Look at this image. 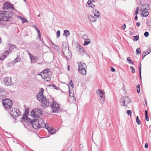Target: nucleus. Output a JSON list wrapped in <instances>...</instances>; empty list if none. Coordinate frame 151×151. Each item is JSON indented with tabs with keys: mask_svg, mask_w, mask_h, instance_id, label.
<instances>
[{
	"mask_svg": "<svg viewBox=\"0 0 151 151\" xmlns=\"http://www.w3.org/2000/svg\"><path fill=\"white\" fill-rule=\"evenodd\" d=\"M14 13L9 10L1 11L0 12V22L1 21L10 22L13 18Z\"/></svg>",
	"mask_w": 151,
	"mask_h": 151,
	"instance_id": "nucleus-1",
	"label": "nucleus"
},
{
	"mask_svg": "<svg viewBox=\"0 0 151 151\" xmlns=\"http://www.w3.org/2000/svg\"><path fill=\"white\" fill-rule=\"evenodd\" d=\"M2 103L6 110L8 111L11 109L12 106V101L8 99H4L2 100Z\"/></svg>",
	"mask_w": 151,
	"mask_h": 151,
	"instance_id": "nucleus-2",
	"label": "nucleus"
},
{
	"mask_svg": "<svg viewBox=\"0 0 151 151\" xmlns=\"http://www.w3.org/2000/svg\"><path fill=\"white\" fill-rule=\"evenodd\" d=\"M8 112L13 118L16 119L17 117L21 115L20 111L17 109H11Z\"/></svg>",
	"mask_w": 151,
	"mask_h": 151,
	"instance_id": "nucleus-3",
	"label": "nucleus"
},
{
	"mask_svg": "<svg viewBox=\"0 0 151 151\" xmlns=\"http://www.w3.org/2000/svg\"><path fill=\"white\" fill-rule=\"evenodd\" d=\"M53 113H59L60 112V109L59 104L53 101L50 104Z\"/></svg>",
	"mask_w": 151,
	"mask_h": 151,
	"instance_id": "nucleus-4",
	"label": "nucleus"
},
{
	"mask_svg": "<svg viewBox=\"0 0 151 151\" xmlns=\"http://www.w3.org/2000/svg\"><path fill=\"white\" fill-rule=\"evenodd\" d=\"M42 113L43 112L40 109H35L32 110L31 112V114L36 118L39 117Z\"/></svg>",
	"mask_w": 151,
	"mask_h": 151,
	"instance_id": "nucleus-5",
	"label": "nucleus"
},
{
	"mask_svg": "<svg viewBox=\"0 0 151 151\" xmlns=\"http://www.w3.org/2000/svg\"><path fill=\"white\" fill-rule=\"evenodd\" d=\"M3 80L5 85L6 86H8L14 84L12 81L11 77H6L4 78Z\"/></svg>",
	"mask_w": 151,
	"mask_h": 151,
	"instance_id": "nucleus-6",
	"label": "nucleus"
},
{
	"mask_svg": "<svg viewBox=\"0 0 151 151\" xmlns=\"http://www.w3.org/2000/svg\"><path fill=\"white\" fill-rule=\"evenodd\" d=\"M2 8L6 9H11L15 10L14 8L13 5L10 4L9 3L7 2L4 3Z\"/></svg>",
	"mask_w": 151,
	"mask_h": 151,
	"instance_id": "nucleus-7",
	"label": "nucleus"
},
{
	"mask_svg": "<svg viewBox=\"0 0 151 151\" xmlns=\"http://www.w3.org/2000/svg\"><path fill=\"white\" fill-rule=\"evenodd\" d=\"M49 99H47L46 98L45 99L43 100L41 102L42 107L46 108L49 106V104H51L50 102V100Z\"/></svg>",
	"mask_w": 151,
	"mask_h": 151,
	"instance_id": "nucleus-8",
	"label": "nucleus"
},
{
	"mask_svg": "<svg viewBox=\"0 0 151 151\" xmlns=\"http://www.w3.org/2000/svg\"><path fill=\"white\" fill-rule=\"evenodd\" d=\"M37 99L39 101H41V102L43 100L45 99L46 97L43 96V93L41 91V92H40L37 94Z\"/></svg>",
	"mask_w": 151,
	"mask_h": 151,
	"instance_id": "nucleus-9",
	"label": "nucleus"
},
{
	"mask_svg": "<svg viewBox=\"0 0 151 151\" xmlns=\"http://www.w3.org/2000/svg\"><path fill=\"white\" fill-rule=\"evenodd\" d=\"M26 52H28V54L29 56L32 63H34L37 61V59L35 56L32 54L28 50H26Z\"/></svg>",
	"mask_w": 151,
	"mask_h": 151,
	"instance_id": "nucleus-10",
	"label": "nucleus"
},
{
	"mask_svg": "<svg viewBox=\"0 0 151 151\" xmlns=\"http://www.w3.org/2000/svg\"><path fill=\"white\" fill-rule=\"evenodd\" d=\"M10 51L8 50L5 51L1 53V56L0 57V60H3L9 55Z\"/></svg>",
	"mask_w": 151,
	"mask_h": 151,
	"instance_id": "nucleus-11",
	"label": "nucleus"
},
{
	"mask_svg": "<svg viewBox=\"0 0 151 151\" xmlns=\"http://www.w3.org/2000/svg\"><path fill=\"white\" fill-rule=\"evenodd\" d=\"M36 121L37 122L38 124L40 125V128H43L45 127V123L44 121L42 119L39 118L38 119H35Z\"/></svg>",
	"mask_w": 151,
	"mask_h": 151,
	"instance_id": "nucleus-12",
	"label": "nucleus"
},
{
	"mask_svg": "<svg viewBox=\"0 0 151 151\" xmlns=\"http://www.w3.org/2000/svg\"><path fill=\"white\" fill-rule=\"evenodd\" d=\"M78 70H80V71L81 72V70L83 69H86L87 66L86 64L82 62H81L78 65Z\"/></svg>",
	"mask_w": 151,
	"mask_h": 151,
	"instance_id": "nucleus-13",
	"label": "nucleus"
},
{
	"mask_svg": "<svg viewBox=\"0 0 151 151\" xmlns=\"http://www.w3.org/2000/svg\"><path fill=\"white\" fill-rule=\"evenodd\" d=\"M37 121H36L35 120L34 121V122L33 124L32 127L33 128L35 129H38L40 128V125L38 124Z\"/></svg>",
	"mask_w": 151,
	"mask_h": 151,
	"instance_id": "nucleus-14",
	"label": "nucleus"
},
{
	"mask_svg": "<svg viewBox=\"0 0 151 151\" xmlns=\"http://www.w3.org/2000/svg\"><path fill=\"white\" fill-rule=\"evenodd\" d=\"M88 18L91 21L93 22H96V17L91 15L88 16Z\"/></svg>",
	"mask_w": 151,
	"mask_h": 151,
	"instance_id": "nucleus-15",
	"label": "nucleus"
},
{
	"mask_svg": "<svg viewBox=\"0 0 151 151\" xmlns=\"http://www.w3.org/2000/svg\"><path fill=\"white\" fill-rule=\"evenodd\" d=\"M63 53L64 55L68 58V57L70 56V55L71 54L69 50L63 51Z\"/></svg>",
	"mask_w": 151,
	"mask_h": 151,
	"instance_id": "nucleus-16",
	"label": "nucleus"
},
{
	"mask_svg": "<svg viewBox=\"0 0 151 151\" xmlns=\"http://www.w3.org/2000/svg\"><path fill=\"white\" fill-rule=\"evenodd\" d=\"M151 52L150 49V48H148V51H144L142 54V58L143 59V58L145 57V56L147 54H149Z\"/></svg>",
	"mask_w": 151,
	"mask_h": 151,
	"instance_id": "nucleus-17",
	"label": "nucleus"
},
{
	"mask_svg": "<svg viewBox=\"0 0 151 151\" xmlns=\"http://www.w3.org/2000/svg\"><path fill=\"white\" fill-rule=\"evenodd\" d=\"M93 12H94V16L97 18H99L100 16V13L99 11L96 9H93Z\"/></svg>",
	"mask_w": 151,
	"mask_h": 151,
	"instance_id": "nucleus-18",
	"label": "nucleus"
},
{
	"mask_svg": "<svg viewBox=\"0 0 151 151\" xmlns=\"http://www.w3.org/2000/svg\"><path fill=\"white\" fill-rule=\"evenodd\" d=\"M77 49L80 52H82L83 53H86V52L85 51L84 49L82 48L81 46L80 45H78L77 47Z\"/></svg>",
	"mask_w": 151,
	"mask_h": 151,
	"instance_id": "nucleus-19",
	"label": "nucleus"
},
{
	"mask_svg": "<svg viewBox=\"0 0 151 151\" xmlns=\"http://www.w3.org/2000/svg\"><path fill=\"white\" fill-rule=\"evenodd\" d=\"M99 96V98L100 100L101 103L102 104L104 103L105 100L104 94H103L102 95H100Z\"/></svg>",
	"mask_w": 151,
	"mask_h": 151,
	"instance_id": "nucleus-20",
	"label": "nucleus"
},
{
	"mask_svg": "<svg viewBox=\"0 0 151 151\" xmlns=\"http://www.w3.org/2000/svg\"><path fill=\"white\" fill-rule=\"evenodd\" d=\"M142 15L143 16V17H147L149 14V12L148 11L145 12L143 9L141 10Z\"/></svg>",
	"mask_w": 151,
	"mask_h": 151,
	"instance_id": "nucleus-21",
	"label": "nucleus"
},
{
	"mask_svg": "<svg viewBox=\"0 0 151 151\" xmlns=\"http://www.w3.org/2000/svg\"><path fill=\"white\" fill-rule=\"evenodd\" d=\"M96 92L97 93L98 95H99V96L104 94V92L102 90L99 89L98 90H97Z\"/></svg>",
	"mask_w": 151,
	"mask_h": 151,
	"instance_id": "nucleus-22",
	"label": "nucleus"
},
{
	"mask_svg": "<svg viewBox=\"0 0 151 151\" xmlns=\"http://www.w3.org/2000/svg\"><path fill=\"white\" fill-rule=\"evenodd\" d=\"M81 71H80V70H78L79 73L82 75H85L86 74V69H83L81 70Z\"/></svg>",
	"mask_w": 151,
	"mask_h": 151,
	"instance_id": "nucleus-23",
	"label": "nucleus"
},
{
	"mask_svg": "<svg viewBox=\"0 0 151 151\" xmlns=\"http://www.w3.org/2000/svg\"><path fill=\"white\" fill-rule=\"evenodd\" d=\"M70 35V32L69 31L67 30L66 29L64 31V32L63 34V35L65 37H68Z\"/></svg>",
	"mask_w": 151,
	"mask_h": 151,
	"instance_id": "nucleus-24",
	"label": "nucleus"
},
{
	"mask_svg": "<svg viewBox=\"0 0 151 151\" xmlns=\"http://www.w3.org/2000/svg\"><path fill=\"white\" fill-rule=\"evenodd\" d=\"M124 99L125 102H127V103L132 102L131 100L128 97L126 96L124 98Z\"/></svg>",
	"mask_w": 151,
	"mask_h": 151,
	"instance_id": "nucleus-25",
	"label": "nucleus"
},
{
	"mask_svg": "<svg viewBox=\"0 0 151 151\" xmlns=\"http://www.w3.org/2000/svg\"><path fill=\"white\" fill-rule=\"evenodd\" d=\"M6 93V91L4 90H0V97H5L6 96L5 94H4V93Z\"/></svg>",
	"mask_w": 151,
	"mask_h": 151,
	"instance_id": "nucleus-26",
	"label": "nucleus"
},
{
	"mask_svg": "<svg viewBox=\"0 0 151 151\" xmlns=\"http://www.w3.org/2000/svg\"><path fill=\"white\" fill-rule=\"evenodd\" d=\"M22 119L23 120H27V122H28V119H29L28 118V117L27 116V114H24L23 115V116L22 117Z\"/></svg>",
	"mask_w": 151,
	"mask_h": 151,
	"instance_id": "nucleus-27",
	"label": "nucleus"
},
{
	"mask_svg": "<svg viewBox=\"0 0 151 151\" xmlns=\"http://www.w3.org/2000/svg\"><path fill=\"white\" fill-rule=\"evenodd\" d=\"M42 77L43 79H44L45 80L47 81H50L51 79L50 76H42Z\"/></svg>",
	"mask_w": 151,
	"mask_h": 151,
	"instance_id": "nucleus-28",
	"label": "nucleus"
},
{
	"mask_svg": "<svg viewBox=\"0 0 151 151\" xmlns=\"http://www.w3.org/2000/svg\"><path fill=\"white\" fill-rule=\"evenodd\" d=\"M91 42L90 40L89 39H86L84 41V43L83 44V45L84 46L86 45L89 44Z\"/></svg>",
	"mask_w": 151,
	"mask_h": 151,
	"instance_id": "nucleus-29",
	"label": "nucleus"
},
{
	"mask_svg": "<svg viewBox=\"0 0 151 151\" xmlns=\"http://www.w3.org/2000/svg\"><path fill=\"white\" fill-rule=\"evenodd\" d=\"M55 129L53 128H50L49 130H48V132L51 134H53L55 132Z\"/></svg>",
	"mask_w": 151,
	"mask_h": 151,
	"instance_id": "nucleus-30",
	"label": "nucleus"
},
{
	"mask_svg": "<svg viewBox=\"0 0 151 151\" xmlns=\"http://www.w3.org/2000/svg\"><path fill=\"white\" fill-rule=\"evenodd\" d=\"M125 101L124 99H121L120 101V104L122 106H124L125 105Z\"/></svg>",
	"mask_w": 151,
	"mask_h": 151,
	"instance_id": "nucleus-31",
	"label": "nucleus"
},
{
	"mask_svg": "<svg viewBox=\"0 0 151 151\" xmlns=\"http://www.w3.org/2000/svg\"><path fill=\"white\" fill-rule=\"evenodd\" d=\"M87 5V3L86 4V6L87 7H91L92 8H94L95 7V6L93 4H92V3H91L90 5Z\"/></svg>",
	"mask_w": 151,
	"mask_h": 151,
	"instance_id": "nucleus-32",
	"label": "nucleus"
},
{
	"mask_svg": "<svg viewBox=\"0 0 151 151\" xmlns=\"http://www.w3.org/2000/svg\"><path fill=\"white\" fill-rule=\"evenodd\" d=\"M145 119L147 121H149V117L147 114V110H145Z\"/></svg>",
	"mask_w": 151,
	"mask_h": 151,
	"instance_id": "nucleus-33",
	"label": "nucleus"
},
{
	"mask_svg": "<svg viewBox=\"0 0 151 151\" xmlns=\"http://www.w3.org/2000/svg\"><path fill=\"white\" fill-rule=\"evenodd\" d=\"M127 60L129 61V63H130L132 65L134 64V63L133 61L129 57H128L127 58Z\"/></svg>",
	"mask_w": 151,
	"mask_h": 151,
	"instance_id": "nucleus-34",
	"label": "nucleus"
},
{
	"mask_svg": "<svg viewBox=\"0 0 151 151\" xmlns=\"http://www.w3.org/2000/svg\"><path fill=\"white\" fill-rule=\"evenodd\" d=\"M62 50L63 51H64L67 50L69 49L68 46H65L63 45L62 47Z\"/></svg>",
	"mask_w": 151,
	"mask_h": 151,
	"instance_id": "nucleus-35",
	"label": "nucleus"
},
{
	"mask_svg": "<svg viewBox=\"0 0 151 151\" xmlns=\"http://www.w3.org/2000/svg\"><path fill=\"white\" fill-rule=\"evenodd\" d=\"M50 71V70L49 69H46L44 70L43 72V75H42L41 76H45V73H46L47 74L48 73V71Z\"/></svg>",
	"mask_w": 151,
	"mask_h": 151,
	"instance_id": "nucleus-36",
	"label": "nucleus"
},
{
	"mask_svg": "<svg viewBox=\"0 0 151 151\" xmlns=\"http://www.w3.org/2000/svg\"><path fill=\"white\" fill-rule=\"evenodd\" d=\"M28 123H29V124L32 126H33V124H34V121L33 120L30 119H28Z\"/></svg>",
	"mask_w": 151,
	"mask_h": 151,
	"instance_id": "nucleus-37",
	"label": "nucleus"
},
{
	"mask_svg": "<svg viewBox=\"0 0 151 151\" xmlns=\"http://www.w3.org/2000/svg\"><path fill=\"white\" fill-rule=\"evenodd\" d=\"M19 17H20V19L22 20L23 23H24L26 22H27V19L25 18L21 17L20 16Z\"/></svg>",
	"mask_w": 151,
	"mask_h": 151,
	"instance_id": "nucleus-38",
	"label": "nucleus"
},
{
	"mask_svg": "<svg viewBox=\"0 0 151 151\" xmlns=\"http://www.w3.org/2000/svg\"><path fill=\"white\" fill-rule=\"evenodd\" d=\"M136 122L137 123L138 125H140L141 124V122L140 120L139 119V117L138 116H137L136 117Z\"/></svg>",
	"mask_w": 151,
	"mask_h": 151,
	"instance_id": "nucleus-39",
	"label": "nucleus"
},
{
	"mask_svg": "<svg viewBox=\"0 0 151 151\" xmlns=\"http://www.w3.org/2000/svg\"><path fill=\"white\" fill-rule=\"evenodd\" d=\"M52 75V72L50 71H48V73L47 74L46 73H45V76H50Z\"/></svg>",
	"mask_w": 151,
	"mask_h": 151,
	"instance_id": "nucleus-40",
	"label": "nucleus"
},
{
	"mask_svg": "<svg viewBox=\"0 0 151 151\" xmlns=\"http://www.w3.org/2000/svg\"><path fill=\"white\" fill-rule=\"evenodd\" d=\"M96 1V0H88L87 2V5H90L91 3L94 2Z\"/></svg>",
	"mask_w": 151,
	"mask_h": 151,
	"instance_id": "nucleus-41",
	"label": "nucleus"
},
{
	"mask_svg": "<svg viewBox=\"0 0 151 151\" xmlns=\"http://www.w3.org/2000/svg\"><path fill=\"white\" fill-rule=\"evenodd\" d=\"M48 86L52 87L53 88H55V89H56L57 90L58 89V87H57L55 85H54V84H53V85L50 84Z\"/></svg>",
	"mask_w": 151,
	"mask_h": 151,
	"instance_id": "nucleus-42",
	"label": "nucleus"
},
{
	"mask_svg": "<svg viewBox=\"0 0 151 151\" xmlns=\"http://www.w3.org/2000/svg\"><path fill=\"white\" fill-rule=\"evenodd\" d=\"M20 59L19 58L17 57L16 59L14 60V63H16L18 61H20Z\"/></svg>",
	"mask_w": 151,
	"mask_h": 151,
	"instance_id": "nucleus-43",
	"label": "nucleus"
},
{
	"mask_svg": "<svg viewBox=\"0 0 151 151\" xmlns=\"http://www.w3.org/2000/svg\"><path fill=\"white\" fill-rule=\"evenodd\" d=\"M140 86L139 84H138L136 86V87L137 88V92L138 93H139L140 92Z\"/></svg>",
	"mask_w": 151,
	"mask_h": 151,
	"instance_id": "nucleus-44",
	"label": "nucleus"
},
{
	"mask_svg": "<svg viewBox=\"0 0 151 151\" xmlns=\"http://www.w3.org/2000/svg\"><path fill=\"white\" fill-rule=\"evenodd\" d=\"M73 82L72 81V80H71L69 82V84H70L71 86V87L73 88H74V84H73Z\"/></svg>",
	"mask_w": 151,
	"mask_h": 151,
	"instance_id": "nucleus-45",
	"label": "nucleus"
},
{
	"mask_svg": "<svg viewBox=\"0 0 151 151\" xmlns=\"http://www.w3.org/2000/svg\"><path fill=\"white\" fill-rule=\"evenodd\" d=\"M129 68L131 70L132 73H134L135 72V69L132 66H131L129 67Z\"/></svg>",
	"mask_w": 151,
	"mask_h": 151,
	"instance_id": "nucleus-46",
	"label": "nucleus"
},
{
	"mask_svg": "<svg viewBox=\"0 0 151 151\" xmlns=\"http://www.w3.org/2000/svg\"><path fill=\"white\" fill-rule=\"evenodd\" d=\"M45 128L48 131L50 129V127H49L48 124L47 123L45 124Z\"/></svg>",
	"mask_w": 151,
	"mask_h": 151,
	"instance_id": "nucleus-47",
	"label": "nucleus"
},
{
	"mask_svg": "<svg viewBox=\"0 0 151 151\" xmlns=\"http://www.w3.org/2000/svg\"><path fill=\"white\" fill-rule=\"evenodd\" d=\"M60 31L58 30L56 32V37L57 38H58L60 36Z\"/></svg>",
	"mask_w": 151,
	"mask_h": 151,
	"instance_id": "nucleus-48",
	"label": "nucleus"
},
{
	"mask_svg": "<svg viewBox=\"0 0 151 151\" xmlns=\"http://www.w3.org/2000/svg\"><path fill=\"white\" fill-rule=\"evenodd\" d=\"M133 37H134V38L133 39V40H134V41H137V40H138L139 39V36H138V35H136L135 36H134Z\"/></svg>",
	"mask_w": 151,
	"mask_h": 151,
	"instance_id": "nucleus-49",
	"label": "nucleus"
},
{
	"mask_svg": "<svg viewBox=\"0 0 151 151\" xmlns=\"http://www.w3.org/2000/svg\"><path fill=\"white\" fill-rule=\"evenodd\" d=\"M140 48L139 47L137 48L136 50V55H137V54H140L141 53V52L140 51Z\"/></svg>",
	"mask_w": 151,
	"mask_h": 151,
	"instance_id": "nucleus-50",
	"label": "nucleus"
},
{
	"mask_svg": "<svg viewBox=\"0 0 151 151\" xmlns=\"http://www.w3.org/2000/svg\"><path fill=\"white\" fill-rule=\"evenodd\" d=\"M127 113L128 115L131 116L132 113V111L131 110H127Z\"/></svg>",
	"mask_w": 151,
	"mask_h": 151,
	"instance_id": "nucleus-51",
	"label": "nucleus"
},
{
	"mask_svg": "<svg viewBox=\"0 0 151 151\" xmlns=\"http://www.w3.org/2000/svg\"><path fill=\"white\" fill-rule=\"evenodd\" d=\"M15 46V45H13L10 46L9 47V51L11 52V50H12L14 48Z\"/></svg>",
	"mask_w": 151,
	"mask_h": 151,
	"instance_id": "nucleus-52",
	"label": "nucleus"
},
{
	"mask_svg": "<svg viewBox=\"0 0 151 151\" xmlns=\"http://www.w3.org/2000/svg\"><path fill=\"white\" fill-rule=\"evenodd\" d=\"M144 35L145 37H147L149 36V33L147 32H146L144 33Z\"/></svg>",
	"mask_w": 151,
	"mask_h": 151,
	"instance_id": "nucleus-53",
	"label": "nucleus"
},
{
	"mask_svg": "<svg viewBox=\"0 0 151 151\" xmlns=\"http://www.w3.org/2000/svg\"><path fill=\"white\" fill-rule=\"evenodd\" d=\"M144 6H145V8H147V9H150V6L148 4H144Z\"/></svg>",
	"mask_w": 151,
	"mask_h": 151,
	"instance_id": "nucleus-54",
	"label": "nucleus"
},
{
	"mask_svg": "<svg viewBox=\"0 0 151 151\" xmlns=\"http://www.w3.org/2000/svg\"><path fill=\"white\" fill-rule=\"evenodd\" d=\"M87 37H88V36L85 34L84 35L83 37V39H84V40H86V39H87Z\"/></svg>",
	"mask_w": 151,
	"mask_h": 151,
	"instance_id": "nucleus-55",
	"label": "nucleus"
},
{
	"mask_svg": "<svg viewBox=\"0 0 151 151\" xmlns=\"http://www.w3.org/2000/svg\"><path fill=\"white\" fill-rule=\"evenodd\" d=\"M110 69L111 71L112 72H114L115 71V69L113 67H110Z\"/></svg>",
	"mask_w": 151,
	"mask_h": 151,
	"instance_id": "nucleus-56",
	"label": "nucleus"
},
{
	"mask_svg": "<svg viewBox=\"0 0 151 151\" xmlns=\"http://www.w3.org/2000/svg\"><path fill=\"white\" fill-rule=\"evenodd\" d=\"M139 74L141 75V66H139Z\"/></svg>",
	"mask_w": 151,
	"mask_h": 151,
	"instance_id": "nucleus-57",
	"label": "nucleus"
},
{
	"mask_svg": "<svg viewBox=\"0 0 151 151\" xmlns=\"http://www.w3.org/2000/svg\"><path fill=\"white\" fill-rule=\"evenodd\" d=\"M126 27V25L125 24H124L123 25L122 27V29L123 30Z\"/></svg>",
	"mask_w": 151,
	"mask_h": 151,
	"instance_id": "nucleus-58",
	"label": "nucleus"
},
{
	"mask_svg": "<svg viewBox=\"0 0 151 151\" xmlns=\"http://www.w3.org/2000/svg\"><path fill=\"white\" fill-rule=\"evenodd\" d=\"M148 147V144L147 143H146L145 144V148H147Z\"/></svg>",
	"mask_w": 151,
	"mask_h": 151,
	"instance_id": "nucleus-59",
	"label": "nucleus"
},
{
	"mask_svg": "<svg viewBox=\"0 0 151 151\" xmlns=\"http://www.w3.org/2000/svg\"><path fill=\"white\" fill-rule=\"evenodd\" d=\"M38 37H39V39L40 40H41V34L40 33V34H38Z\"/></svg>",
	"mask_w": 151,
	"mask_h": 151,
	"instance_id": "nucleus-60",
	"label": "nucleus"
},
{
	"mask_svg": "<svg viewBox=\"0 0 151 151\" xmlns=\"http://www.w3.org/2000/svg\"><path fill=\"white\" fill-rule=\"evenodd\" d=\"M138 11H136L135 10V14H134V15H137L138 14Z\"/></svg>",
	"mask_w": 151,
	"mask_h": 151,
	"instance_id": "nucleus-61",
	"label": "nucleus"
},
{
	"mask_svg": "<svg viewBox=\"0 0 151 151\" xmlns=\"http://www.w3.org/2000/svg\"><path fill=\"white\" fill-rule=\"evenodd\" d=\"M51 44L52 45H54L55 47H56L57 46V45H56L54 44L52 41H51Z\"/></svg>",
	"mask_w": 151,
	"mask_h": 151,
	"instance_id": "nucleus-62",
	"label": "nucleus"
},
{
	"mask_svg": "<svg viewBox=\"0 0 151 151\" xmlns=\"http://www.w3.org/2000/svg\"><path fill=\"white\" fill-rule=\"evenodd\" d=\"M136 25L137 26L139 27L140 25V24L139 22H137L136 24Z\"/></svg>",
	"mask_w": 151,
	"mask_h": 151,
	"instance_id": "nucleus-63",
	"label": "nucleus"
},
{
	"mask_svg": "<svg viewBox=\"0 0 151 151\" xmlns=\"http://www.w3.org/2000/svg\"><path fill=\"white\" fill-rule=\"evenodd\" d=\"M37 31V32L38 33V34H40V30L38 29H37V30H36Z\"/></svg>",
	"mask_w": 151,
	"mask_h": 151,
	"instance_id": "nucleus-64",
	"label": "nucleus"
}]
</instances>
